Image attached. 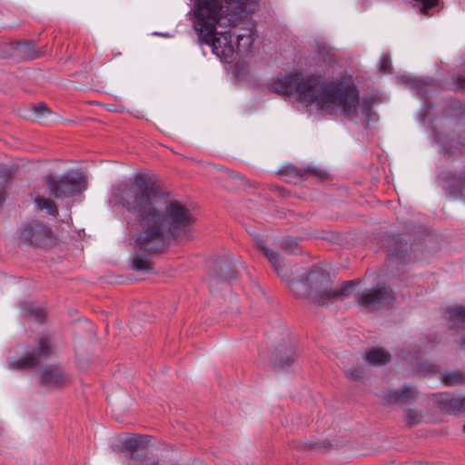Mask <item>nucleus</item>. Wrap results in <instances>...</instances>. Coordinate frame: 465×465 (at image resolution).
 I'll return each mask as SVG.
<instances>
[{
    "label": "nucleus",
    "instance_id": "obj_1",
    "mask_svg": "<svg viewBox=\"0 0 465 465\" xmlns=\"http://www.w3.org/2000/svg\"><path fill=\"white\" fill-rule=\"evenodd\" d=\"M115 196L138 224L133 237L138 252H163L173 241L185 238L194 223L191 210L179 201L163 204L154 185L142 174L132 183H121Z\"/></svg>",
    "mask_w": 465,
    "mask_h": 465
},
{
    "label": "nucleus",
    "instance_id": "obj_2",
    "mask_svg": "<svg viewBox=\"0 0 465 465\" xmlns=\"http://www.w3.org/2000/svg\"><path fill=\"white\" fill-rule=\"evenodd\" d=\"M296 87L299 99L306 105L315 104L329 114L341 113L346 119L355 121L360 107V92L349 78L329 81L322 75H302L292 72V87Z\"/></svg>",
    "mask_w": 465,
    "mask_h": 465
},
{
    "label": "nucleus",
    "instance_id": "obj_3",
    "mask_svg": "<svg viewBox=\"0 0 465 465\" xmlns=\"http://www.w3.org/2000/svg\"><path fill=\"white\" fill-rule=\"evenodd\" d=\"M223 3L227 12L235 9L234 13L243 11V0H196L194 6V29L201 41L209 45L213 52L225 60L233 56L234 50L231 43L232 34L224 32L216 36V25L220 24Z\"/></svg>",
    "mask_w": 465,
    "mask_h": 465
},
{
    "label": "nucleus",
    "instance_id": "obj_4",
    "mask_svg": "<svg viewBox=\"0 0 465 465\" xmlns=\"http://www.w3.org/2000/svg\"><path fill=\"white\" fill-rule=\"evenodd\" d=\"M300 281H304L309 285L308 298L319 306H326L334 301L344 300L359 284V281L352 280L343 282L339 289L327 288L324 286L327 283V275L319 269L306 272L305 278L301 275Z\"/></svg>",
    "mask_w": 465,
    "mask_h": 465
},
{
    "label": "nucleus",
    "instance_id": "obj_5",
    "mask_svg": "<svg viewBox=\"0 0 465 465\" xmlns=\"http://www.w3.org/2000/svg\"><path fill=\"white\" fill-rule=\"evenodd\" d=\"M256 244L277 275L289 286L291 284L289 262V257L291 256V239L289 237H283L278 240L273 249L266 247L262 239L257 240Z\"/></svg>",
    "mask_w": 465,
    "mask_h": 465
},
{
    "label": "nucleus",
    "instance_id": "obj_6",
    "mask_svg": "<svg viewBox=\"0 0 465 465\" xmlns=\"http://www.w3.org/2000/svg\"><path fill=\"white\" fill-rule=\"evenodd\" d=\"M55 344L51 334L41 336L32 351L25 352L20 358H8L7 362L13 370H29L36 367L41 361L49 359L54 352Z\"/></svg>",
    "mask_w": 465,
    "mask_h": 465
},
{
    "label": "nucleus",
    "instance_id": "obj_7",
    "mask_svg": "<svg viewBox=\"0 0 465 465\" xmlns=\"http://www.w3.org/2000/svg\"><path fill=\"white\" fill-rule=\"evenodd\" d=\"M85 177L79 173L76 175L64 173L62 175H47L45 184L49 193L56 199L70 198L82 192L85 186Z\"/></svg>",
    "mask_w": 465,
    "mask_h": 465
},
{
    "label": "nucleus",
    "instance_id": "obj_8",
    "mask_svg": "<svg viewBox=\"0 0 465 465\" xmlns=\"http://www.w3.org/2000/svg\"><path fill=\"white\" fill-rule=\"evenodd\" d=\"M395 301L392 290L377 285L356 294L357 303L368 311H377L388 308Z\"/></svg>",
    "mask_w": 465,
    "mask_h": 465
},
{
    "label": "nucleus",
    "instance_id": "obj_9",
    "mask_svg": "<svg viewBox=\"0 0 465 465\" xmlns=\"http://www.w3.org/2000/svg\"><path fill=\"white\" fill-rule=\"evenodd\" d=\"M20 238L31 244L45 247L50 241L51 230L38 222H34L22 226Z\"/></svg>",
    "mask_w": 465,
    "mask_h": 465
},
{
    "label": "nucleus",
    "instance_id": "obj_10",
    "mask_svg": "<svg viewBox=\"0 0 465 465\" xmlns=\"http://www.w3.org/2000/svg\"><path fill=\"white\" fill-rule=\"evenodd\" d=\"M388 260L392 263L405 264L411 261L410 248L403 235H394L389 239Z\"/></svg>",
    "mask_w": 465,
    "mask_h": 465
},
{
    "label": "nucleus",
    "instance_id": "obj_11",
    "mask_svg": "<svg viewBox=\"0 0 465 465\" xmlns=\"http://www.w3.org/2000/svg\"><path fill=\"white\" fill-rule=\"evenodd\" d=\"M40 383L45 387H59L68 381V376L59 365L45 366L39 373Z\"/></svg>",
    "mask_w": 465,
    "mask_h": 465
},
{
    "label": "nucleus",
    "instance_id": "obj_12",
    "mask_svg": "<svg viewBox=\"0 0 465 465\" xmlns=\"http://www.w3.org/2000/svg\"><path fill=\"white\" fill-rule=\"evenodd\" d=\"M237 277V271L232 262L227 260H217L213 262L210 271V284L213 287L219 280L223 282L231 281Z\"/></svg>",
    "mask_w": 465,
    "mask_h": 465
},
{
    "label": "nucleus",
    "instance_id": "obj_13",
    "mask_svg": "<svg viewBox=\"0 0 465 465\" xmlns=\"http://www.w3.org/2000/svg\"><path fill=\"white\" fill-rule=\"evenodd\" d=\"M438 403L441 411L450 414L465 411V397H455L448 393L440 394Z\"/></svg>",
    "mask_w": 465,
    "mask_h": 465
},
{
    "label": "nucleus",
    "instance_id": "obj_14",
    "mask_svg": "<svg viewBox=\"0 0 465 465\" xmlns=\"http://www.w3.org/2000/svg\"><path fill=\"white\" fill-rule=\"evenodd\" d=\"M415 395L416 390L414 387L411 385H404L395 391H389L385 396V400L390 404L406 402L413 399Z\"/></svg>",
    "mask_w": 465,
    "mask_h": 465
},
{
    "label": "nucleus",
    "instance_id": "obj_15",
    "mask_svg": "<svg viewBox=\"0 0 465 465\" xmlns=\"http://www.w3.org/2000/svg\"><path fill=\"white\" fill-rule=\"evenodd\" d=\"M292 176L314 182H322L328 176L327 172L311 166L306 168H298L292 165Z\"/></svg>",
    "mask_w": 465,
    "mask_h": 465
},
{
    "label": "nucleus",
    "instance_id": "obj_16",
    "mask_svg": "<svg viewBox=\"0 0 465 465\" xmlns=\"http://www.w3.org/2000/svg\"><path fill=\"white\" fill-rule=\"evenodd\" d=\"M16 54L23 56L25 59H35L39 54L35 51L34 42H16L10 45Z\"/></svg>",
    "mask_w": 465,
    "mask_h": 465
},
{
    "label": "nucleus",
    "instance_id": "obj_17",
    "mask_svg": "<svg viewBox=\"0 0 465 465\" xmlns=\"http://www.w3.org/2000/svg\"><path fill=\"white\" fill-rule=\"evenodd\" d=\"M364 360L369 364L384 365L391 360V355L383 349H372L365 353Z\"/></svg>",
    "mask_w": 465,
    "mask_h": 465
},
{
    "label": "nucleus",
    "instance_id": "obj_18",
    "mask_svg": "<svg viewBox=\"0 0 465 465\" xmlns=\"http://www.w3.org/2000/svg\"><path fill=\"white\" fill-rule=\"evenodd\" d=\"M146 438V436L137 434L127 436L122 440V445L126 450L134 452L143 449L147 445Z\"/></svg>",
    "mask_w": 465,
    "mask_h": 465
},
{
    "label": "nucleus",
    "instance_id": "obj_19",
    "mask_svg": "<svg viewBox=\"0 0 465 465\" xmlns=\"http://www.w3.org/2000/svg\"><path fill=\"white\" fill-rule=\"evenodd\" d=\"M271 90L275 94L288 97L291 94V74L277 77Z\"/></svg>",
    "mask_w": 465,
    "mask_h": 465
},
{
    "label": "nucleus",
    "instance_id": "obj_20",
    "mask_svg": "<svg viewBox=\"0 0 465 465\" xmlns=\"http://www.w3.org/2000/svg\"><path fill=\"white\" fill-rule=\"evenodd\" d=\"M448 319L451 322V328L458 327L460 323H465V305H454L446 309Z\"/></svg>",
    "mask_w": 465,
    "mask_h": 465
},
{
    "label": "nucleus",
    "instance_id": "obj_21",
    "mask_svg": "<svg viewBox=\"0 0 465 465\" xmlns=\"http://www.w3.org/2000/svg\"><path fill=\"white\" fill-rule=\"evenodd\" d=\"M440 380L447 386L462 385L465 384V372L460 371L441 372Z\"/></svg>",
    "mask_w": 465,
    "mask_h": 465
},
{
    "label": "nucleus",
    "instance_id": "obj_22",
    "mask_svg": "<svg viewBox=\"0 0 465 465\" xmlns=\"http://www.w3.org/2000/svg\"><path fill=\"white\" fill-rule=\"evenodd\" d=\"M34 203L37 209L45 211L52 216H56L58 214L57 206L51 199H47L43 196H37L34 199Z\"/></svg>",
    "mask_w": 465,
    "mask_h": 465
},
{
    "label": "nucleus",
    "instance_id": "obj_23",
    "mask_svg": "<svg viewBox=\"0 0 465 465\" xmlns=\"http://www.w3.org/2000/svg\"><path fill=\"white\" fill-rule=\"evenodd\" d=\"M290 364V357L288 354H282V351L277 349L272 356V370L275 372H280L284 371L289 367Z\"/></svg>",
    "mask_w": 465,
    "mask_h": 465
},
{
    "label": "nucleus",
    "instance_id": "obj_24",
    "mask_svg": "<svg viewBox=\"0 0 465 465\" xmlns=\"http://www.w3.org/2000/svg\"><path fill=\"white\" fill-rule=\"evenodd\" d=\"M14 173L10 167H0V205L5 201V194L9 181L13 178Z\"/></svg>",
    "mask_w": 465,
    "mask_h": 465
},
{
    "label": "nucleus",
    "instance_id": "obj_25",
    "mask_svg": "<svg viewBox=\"0 0 465 465\" xmlns=\"http://www.w3.org/2000/svg\"><path fill=\"white\" fill-rule=\"evenodd\" d=\"M414 6L419 8L420 13L427 14L438 5V0H413Z\"/></svg>",
    "mask_w": 465,
    "mask_h": 465
},
{
    "label": "nucleus",
    "instance_id": "obj_26",
    "mask_svg": "<svg viewBox=\"0 0 465 465\" xmlns=\"http://www.w3.org/2000/svg\"><path fill=\"white\" fill-rule=\"evenodd\" d=\"M452 192L465 199V170L459 174L457 183L452 186Z\"/></svg>",
    "mask_w": 465,
    "mask_h": 465
},
{
    "label": "nucleus",
    "instance_id": "obj_27",
    "mask_svg": "<svg viewBox=\"0 0 465 465\" xmlns=\"http://www.w3.org/2000/svg\"><path fill=\"white\" fill-rule=\"evenodd\" d=\"M422 420V415L420 411L417 410H409L406 416L405 421L409 426H414L419 424Z\"/></svg>",
    "mask_w": 465,
    "mask_h": 465
},
{
    "label": "nucleus",
    "instance_id": "obj_28",
    "mask_svg": "<svg viewBox=\"0 0 465 465\" xmlns=\"http://www.w3.org/2000/svg\"><path fill=\"white\" fill-rule=\"evenodd\" d=\"M132 267L136 271L145 272L150 270V264L149 262L140 257V255H137L134 258Z\"/></svg>",
    "mask_w": 465,
    "mask_h": 465
},
{
    "label": "nucleus",
    "instance_id": "obj_29",
    "mask_svg": "<svg viewBox=\"0 0 465 465\" xmlns=\"http://www.w3.org/2000/svg\"><path fill=\"white\" fill-rule=\"evenodd\" d=\"M229 179L232 182H234L237 186H246L251 185L249 181L243 176L242 174L236 173V172H230L229 173Z\"/></svg>",
    "mask_w": 465,
    "mask_h": 465
},
{
    "label": "nucleus",
    "instance_id": "obj_30",
    "mask_svg": "<svg viewBox=\"0 0 465 465\" xmlns=\"http://www.w3.org/2000/svg\"><path fill=\"white\" fill-rule=\"evenodd\" d=\"M271 190L274 193L275 196L279 198H287L289 196V191L280 185L272 184Z\"/></svg>",
    "mask_w": 465,
    "mask_h": 465
},
{
    "label": "nucleus",
    "instance_id": "obj_31",
    "mask_svg": "<svg viewBox=\"0 0 465 465\" xmlns=\"http://www.w3.org/2000/svg\"><path fill=\"white\" fill-rule=\"evenodd\" d=\"M276 174L282 179V180H284L285 182H288V179H285L287 177L290 176L291 174V169H290V166L289 164H286L284 166H282V168H280L277 172H276Z\"/></svg>",
    "mask_w": 465,
    "mask_h": 465
},
{
    "label": "nucleus",
    "instance_id": "obj_32",
    "mask_svg": "<svg viewBox=\"0 0 465 465\" xmlns=\"http://www.w3.org/2000/svg\"><path fill=\"white\" fill-rule=\"evenodd\" d=\"M345 374L349 379L358 380V379L361 378L362 371L358 369H351V370L346 371Z\"/></svg>",
    "mask_w": 465,
    "mask_h": 465
},
{
    "label": "nucleus",
    "instance_id": "obj_33",
    "mask_svg": "<svg viewBox=\"0 0 465 465\" xmlns=\"http://www.w3.org/2000/svg\"><path fill=\"white\" fill-rule=\"evenodd\" d=\"M34 111L39 116L44 115L45 114L49 113L48 108L45 104L39 103L34 107Z\"/></svg>",
    "mask_w": 465,
    "mask_h": 465
},
{
    "label": "nucleus",
    "instance_id": "obj_34",
    "mask_svg": "<svg viewBox=\"0 0 465 465\" xmlns=\"http://www.w3.org/2000/svg\"><path fill=\"white\" fill-rule=\"evenodd\" d=\"M391 67V61L390 56L382 55L381 57V68L383 71H388Z\"/></svg>",
    "mask_w": 465,
    "mask_h": 465
},
{
    "label": "nucleus",
    "instance_id": "obj_35",
    "mask_svg": "<svg viewBox=\"0 0 465 465\" xmlns=\"http://www.w3.org/2000/svg\"><path fill=\"white\" fill-rule=\"evenodd\" d=\"M371 105L368 103H364L361 106V113L362 114L365 116V118L367 120H370L371 119Z\"/></svg>",
    "mask_w": 465,
    "mask_h": 465
},
{
    "label": "nucleus",
    "instance_id": "obj_36",
    "mask_svg": "<svg viewBox=\"0 0 465 465\" xmlns=\"http://www.w3.org/2000/svg\"><path fill=\"white\" fill-rule=\"evenodd\" d=\"M31 317H34L35 320L41 322L45 317V312L43 310L40 309L33 310L31 312Z\"/></svg>",
    "mask_w": 465,
    "mask_h": 465
},
{
    "label": "nucleus",
    "instance_id": "obj_37",
    "mask_svg": "<svg viewBox=\"0 0 465 465\" xmlns=\"http://www.w3.org/2000/svg\"><path fill=\"white\" fill-rule=\"evenodd\" d=\"M243 39L246 40V44L247 45H251L252 44V41H251V35L250 34H246V35H236V40H237V45H241V41H242Z\"/></svg>",
    "mask_w": 465,
    "mask_h": 465
},
{
    "label": "nucleus",
    "instance_id": "obj_38",
    "mask_svg": "<svg viewBox=\"0 0 465 465\" xmlns=\"http://www.w3.org/2000/svg\"><path fill=\"white\" fill-rule=\"evenodd\" d=\"M457 82L460 88L465 89V76H462V75L458 76Z\"/></svg>",
    "mask_w": 465,
    "mask_h": 465
},
{
    "label": "nucleus",
    "instance_id": "obj_39",
    "mask_svg": "<svg viewBox=\"0 0 465 465\" xmlns=\"http://www.w3.org/2000/svg\"><path fill=\"white\" fill-rule=\"evenodd\" d=\"M460 350H465V333L461 337V341L459 344Z\"/></svg>",
    "mask_w": 465,
    "mask_h": 465
},
{
    "label": "nucleus",
    "instance_id": "obj_40",
    "mask_svg": "<svg viewBox=\"0 0 465 465\" xmlns=\"http://www.w3.org/2000/svg\"><path fill=\"white\" fill-rule=\"evenodd\" d=\"M292 256H296L297 253L299 252V250H298V247L297 246H294L292 244Z\"/></svg>",
    "mask_w": 465,
    "mask_h": 465
},
{
    "label": "nucleus",
    "instance_id": "obj_41",
    "mask_svg": "<svg viewBox=\"0 0 465 465\" xmlns=\"http://www.w3.org/2000/svg\"><path fill=\"white\" fill-rule=\"evenodd\" d=\"M443 149L448 153H453L454 151H452L451 149H447L444 145H443Z\"/></svg>",
    "mask_w": 465,
    "mask_h": 465
},
{
    "label": "nucleus",
    "instance_id": "obj_42",
    "mask_svg": "<svg viewBox=\"0 0 465 465\" xmlns=\"http://www.w3.org/2000/svg\"><path fill=\"white\" fill-rule=\"evenodd\" d=\"M463 431L465 432V424L463 425Z\"/></svg>",
    "mask_w": 465,
    "mask_h": 465
}]
</instances>
